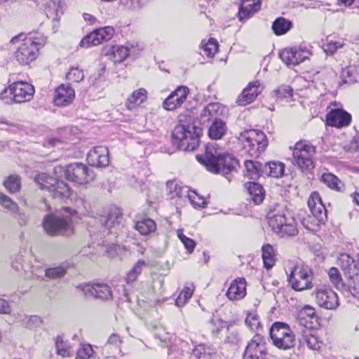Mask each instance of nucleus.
<instances>
[{
	"label": "nucleus",
	"instance_id": "obj_45",
	"mask_svg": "<svg viewBox=\"0 0 359 359\" xmlns=\"http://www.w3.org/2000/svg\"><path fill=\"white\" fill-rule=\"evenodd\" d=\"M193 355L196 359H212V355L210 348H205L203 345L200 344L195 347L192 351Z\"/></svg>",
	"mask_w": 359,
	"mask_h": 359
},
{
	"label": "nucleus",
	"instance_id": "obj_20",
	"mask_svg": "<svg viewBox=\"0 0 359 359\" xmlns=\"http://www.w3.org/2000/svg\"><path fill=\"white\" fill-rule=\"evenodd\" d=\"M314 311L310 306L305 307V311H302L294 323V329L297 334L313 330L311 320L316 318Z\"/></svg>",
	"mask_w": 359,
	"mask_h": 359
},
{
	"label": "nucleus",
	"instance_id": "obj_17",
	"mask_svg": "<svg viewBox=\"0 0 359 359\" xmlns=\"http://www.w3.org/2000/svg\"><path fill=\"white\" fill-rule=\"evenodd\" d=\"M311 55L309 50L301 48H285L279 53L280 59L288 66L297 65L309 59Z\"/></svg>",
	"mask_w": 359,
	"mask_h": 359
},
{
	"label": "nucleus",
	"instance_id": "obj_8",
	"mask_svg": "<svg viewBox=\"0 0 359 359\" xmlns=\"http://www.w3.org/2000/svg\"><path fill=\"white\" fill-rule=\"evenodd\" d=\"M292 288L296 291L310 290L313 287V275L311 269L304 264L294 266L287 276Z\"/></svg>",
	"mask_w": 359,
	"mask_h": 359
},
{
	"label": "nucleus",
	"instance_id": "obj_36",
	"mask_svg": "<svg viewBox=\"0 0 359 359\" xmlns=\"http://www.w3.org/2000/svg\"><path fill=\"white\" fill-rule=\"evenodd\" d=\"M156 225L154 220L149 218H143L135 224V229L142 234L147 235L156 230Z\"/></svg>",
	"mask_w": 359,
	"mask_h": 359
},
{
	"label": "nucleus",
	"instance_id": "obj_40",
	"mask_svg": "<svg viewBox=\"0 0 359 359\" xmlns=\"http://www.w3.org/2000/svg\"><path fill=\"white\" fill-rule=\"evenodd\" d=\"M145 265L146 263L144 260L139 259L133 269L126 274V281L127 283L134 282L137 278V276L141 273L142 268Z\"/></svg>",
	"mask_w": 359,
	"mask_h": 359
},
{
	"label": "nucleus",
	"instance_id": "obj_23",
	"mask_svg": "<svg viewBox=\"0 0 359 359\" xmlns=\"http://www.w3.org/2000/svg\"><path fill=\"white\" fill-rule=\"evenodd\" d=\"M262 89L258 81L250 82L238 96L236 103L239 106H245L252 103L262 93Z\"/></svg>",
	"mask_w": 359,
	"mask_h": 359
},
{
	"label": "nucleus",
	"instance_id": "obj_59",
	"mask_svg": "<svg viewBox=\"0 0 359 359\" xmlns=\"http://www.w3.org/2000/svg\"><path fill=\"white\" fill-rule=\"evenodd\" d=\"M11 311V308L9 303L6 300L0 298V313L8 314Z\"/></svg>",
	"mask_w": 359,
	"mask_h": 359
},
{
	"label": "nucleus",
	"instance_id": "obj_56",
	"mask_svg": "<svg viewBox=\"0 0 359 359\" xmlns=\"http://www.w3.org/2000/svg\"><path fill=\"white\" fill-rule=\"evenodd\" d=\"M342 47H343L342 43L330 41H328L327 43V44L325 46V52L327 54L332 55L339 48H341Z\"/></svg>",
	"mask_w": 359,
	"mask_h": 359
},
{
	"label": "nucleus",
	"instance_id": "obj_22",
	"mask_svg": "<svg viewBox=\"0 0 359 359\" xmlns=\"http://www.w3.org/2000/svg\"><path fill=\"white\" fill-rule=\"evenodd\" d=\"M87 161L93 167L105 168L109 163V151L106 147H95L89 151Z\"/></svg>",
	"mask_w": 359,
	"mask_h": 359
},
{
	"label": "nucleus",
	"instance_id": "obj_9",
	"mask_svg": "<svg viewBox=\"0 0 359 359\" xmlns=\"http://www.w3.org/2000/svg\"><path fill=\"white\" fill-rule=\"evenodd\" d=\"M35 182L41 189L48 191L55 199L62 200L70 196L71 190L66 183L46 173H40L36 175Z\"/></svg>",
	"mask_w": 359,
	"mask_h": 359
},
{
	"label": "nucleus",
	"instance_id": "obj_44",
	"mask_svg": "<svg viewBox=\"0 0 359 359\" xmlns=\"http://www.w3.org/2000/svg\"><path fill=\"white\" fill-rule=\"evenodd\" d=\"M218 46L219 45L217 41L212 38H210L205 44L203 42H202V48L204 51V53L210 57H213L214 55L217 52Z\"/></svg>",
	"mask_w": 359,
	"mask_h": 359
},
{
	"label": "nucleus",
	"instance_id": "obj_41",
	"mask_svg": "<svg viewBox=\"0 0 359 359\" xmlns=\"http://www.w3.org/2000/svg\"><path fill=\"white\" fill-rule=\"evenodd\" d=\"M322 181L328 187L336 191H340L341 183L339 180L331 173H324L322 175Z\"/></svg>",
	"mask_w": 359,
	"mask_h": 359
},
{
	"label": "nucleus",
	"instance_id": "obj_58",
	"mask_svg": "<svg viewBox=\"0 0 359 359\" xmlns=\"http://www.w3.org/2000/svg\"><path fill=\"white\" fill-rule=\"evenodd\" d=\"M13 212L15 214L14 216L15 219L18 221V224L21 226L27 225L28 217L25 213L18 212V210Z\"/></svg>",
	"mask_w": 359,
	"mask_h": 359
},
{
	"label": "nucleus",
	"instance_id": "obj_37",
	"mask_svg": "<svg viewBox=\"0 0 359 359\" xmlns=\"http://www.w3.org/2000/svg\"><path fill=\"white\" fill-rule=\"evenodd\" d=\"M314 330L310 332H304V333L299 334V341L302 344L306 345L309 348L312 350H318L320 348L317 337L313 334Z\"/></svg>",
	"mask_w": 359,
	"mask_h": 359
},
{
	"label": "nucleus",
	"instance_id": "obj_63",
	"mask_svg": "<svg viewBox=\"0 0 359 359\" xmlns=\"http://www.w3.org/2000/svg\"><path fill=\"white\" fill-rule=\"evenodd\" d=\"M340 5H344L345 6H351L354 0H338Z\"/></svg>",
	"mask_w": 359,
	"mask_h": 359
},
{
	"label": "nucleus",
	"instance_id": "obj_47",
	"mask_svg": "<svg viewBox=\"0 0 359 359\" xmlns=\"http://www.w3.org/2000/svg\"><path fill=\"white\" fill-rule=\"evenodd\" d=\"M101 43L109 41L114 34V29L112 27H105L95 29Z\"/></svg>",
	"mask_w": 359,
	"mask_h": 359
},
{
	"label": "nucleus",
	"instance_id": "obj_18",
	"mask_svg": "<svg viewBox=\"0 0 359 359\" xmlns=\"http://www.w3.org/2000/svg\"><path fill=\"white\" fill-rule=\"evenodd\" d=\"M189 89L185 86H178L163 101V107L167 111H174L180 107L187 98Z\"/></svg>",
	"mask_w": 359,
	"mask_h": 359
},
{
	"label": "nucleus",
	"instance_id": "obj_55",
	"mask_svg": "<svg viewBox=\"0 0 359 359\" xmlns=\"http://www.w3.org/2000/svg\"><path fill=\"white\" fill-rule=\"evenodd\" d=\"M245 324L250 330H256L259 327L260 322L257 316L249 314L245 318Z\"/></svg>",
	"mask_w": 359,
	"mask_h": 359
},
{
	"label": "nucleus",
	"instance_id": "obj_32",
	"mask_svg": "<svg viewBox=\"0 0 359 359\" xmlns=\"http://www.w3.org/2000/svg\"><path fill=\"white\" fill-rule=\"evenodd\" d=\"M285 165L279 161L269 162L264 166V172L274 178L283 177Z\"/></svg>",
	"mask_w": 359,
	"mask_h": 359
},
{
	"label": "nucleus",
	"instance_id": "obj_62",
	"mask_svg": "<svg viewBox=\"0 0 359 359\" xmlns=\"http://www.w3.org/2000/svg\"><path fill=\"white\" fill-rule=\"evenodd\" d=\"M142 6L141 0H131V7L133 9H139Z\"/></svg>",
	"mask_w": 359,
	"mask_h": 359
},
{
	"label": "nucleus",
	"instance_id": "obj_33",
	"mask_svg": "<svg viewBox=\"0 0 359 359\" xmlns=\"http://www.w3.org/2000/svg\"><path fill=\"white\" fill-rule=\"evenodd\" d=\"M226 130L225 122L222 120H215L209 128L208 135L212 140H219L225 135Z\"/></svg>",
	"mask_w": 359,
	"mask_h": 359
},
{
	"label": "nucleus",
	"instance_id": "obj_39",
	"mask_svg": "<svg viewBox=\"0 0 359 359\" xmlns=\"http://www.w3.org/2000/svg\"><path fill=\"white\" fill-rule=\"evenodd\" d=\"M4 185L10 193H15L21 187V179L16 175H10L4 180Z\"/></svg>",
	"mask_w": 359,
	"mask_h": 359
},
{
	"label": "nucleus",
	"instance_id": "obj_50",
	"mask_svg": "<svg viewBox=\"0 0 359 359\" xmlns=\"http://www.w3.org/2000/svg\"><path fill=\"white\" fill-rule=\"evenodd\" d=\"M177 235L178 238L183 243L184 248L187 250V251L189 253L192 252L195 248V242L192 239L184 235L183 231L181 229L177 230Z\"/></svg>",
	"mask_w": 359,
	"mask_h": 359
},
{
	"label": "nucleus",
	"instance_id": "obj_29",
	"mask_svg": "<svg viewBox=\"0 0 359 359\" xmlns=\"http://www.w3.org/2000/svg\"><path fill=\"white\" fill-rule=\"evenodd\" d=\"M132 53V48L124 46H114L109 48L105 55L115 63L121 62Z\"/></svg>",
	"mask_w": 359,
	"mask_h": 359
},
{
	"label": "nucleus",
	"instance_id": "obj_16",
	"mask_svg": "<svg viewBox=\"0 0 359 359\" xmlns=\"http://www.w3.org/2000/svg\"><path fill=\"white\" fill-rule=\"evenodd\" d=\"M266 353L267 348L264 337L255 334L245 348L243 359H264Z\"/></svg>",
	"mask_w": 359,
	"mask_h": 359
},
{
	"label": "nucleus",
	"instance_id": "obj_4",
	"mask_svg": "<svg viewBox=\"0 0 359 359\" xmlns=\"http://www.w3.org/2000/svg\"><path fill=\"white\" fill-rule=\"evenodd\" d=\"M201 129L193 125L179 124L172 131V142L183 151H194L199 144Z\"/></svg>",
	"mask_w": 359,
	"mask_h": 359
},
{
	"label": "nucleus",
	"instance_id": "obj_57",
	"mask_svg": "<svg viewBox=\"0 0 359 359\" xmlns=\"http://www.w3.org/2000/svg\"><path fill=\"white\" fill-rule=\"evenodd\" d=\"M121 343V341L120 337L116 334H111L107 344H105V347L110 348V346H111L117 349Z\"/></svg>",
	"mask_w": 359,
	"mask_h": 359
},
{
	"label": "nucleus",
	"instance_id": "obj_26",
	"mask_svg": "<svg viewBox=\"0 0 359 359\" xmlns=\"http://www.w3.org/2000/svg\"><path fill=\"white\" fill-rule=\"evenodd\" d=\"M226 111L224 106L219 102H211L207 104L201 114V121L208 123L212 119L219 120L218 117L224 115Z\"/></svg>",
	"mask_w": 359,
	"mask_h": 359
},
{
	"label": "nucleus",
	"instance_id": "obj_64",
	"mask_svg": "<svg viewBox=\"0 0 359 359\" xmlns=\"http://www.w3.org/2000/svg\"><path fill=\"white\" fill-rule=\"evenodd\" d=\"M353 201L359 206V193H355L354 194Z\"/></svg>",
	"mask_w": 359,
	"mask_h": 359
},
{
	"label": "nucleus",
	"instance_id": "obj_34",
	"mask_svg": "<svg viewBox=\"0 0 359 359\" xmlns=\"http://www.w3.org/2000/svg\"><path fill=\"white\" fill-rule=\"evenodd\" d=\"M194 290V285L192 283H186L175 300V305L178 307L184 306L192 297Z\"/></svg>",
	"mask_w": 359,
	"mask_h": 359
},
{
	"label": "nucleus",
	"instance_id": "obj_1",
	"mask_svg": "<svg viewBox=\"0 0 359 359\" xmlns=\"http://www.w3.org/2000/svg\"><path fill=\"white\" fill-rule=\"evenodd\" d=\"M271 230L280 237H293L298 234V229L292 217L283 205H276L266 215Z\"/></svg>",
	"mask_w": 359,
	"mask_h": 359
},
{
	"label": "nucleus",
	"instance_id": "obj_19",
	"mask_svg": "<svg viewBox=\"0 0 359 359\" xmlns=\"http://www.w3.org/2000/svg\"><path fill=\"white\" fill-rule=\"evenodd\" d=\"M122 219L121 210L116 207H111L107 215L100 217V221L101 224L109 230V233H116V230L121 226Z\"/></svg>",
	"mask_w": 359,
	"mask_h": 359
},
{
	"label": "nucleus",
	"instance_id": "obj_2",
	"mask_svg": "<svg viewBox=\"0 0 359 359\" xmlns=\"http://www.w3.org/2000/svg\"><path fill=\"white\" fill-rule=\"evenodd\" d=\"M10 42L21 43L15 52V57L20 65H25L36 58L39 49L46 43V39L39 36L26 37L22 33L13 37Z\"/></svg>",
	"mask_w": 359,
	"mask_h": 359
},
{
	"label": "nucleus",
	"instance_id": "obj_11",
	"mask_svg": "<svg viewBox=\"0 0 359 359\" xmlns=\"http://www.w3.org/2000/svg\"><path fill=\"white\" fill-rule=\"evenodd\" d=\"M307 203L312 216H309V219H304L302 224L306 229H311L313 226H319L327 219V210L317 192H313L310 195Z\"/></svg>",
	"mask_w": 359,
	"mask_h": 359
},
{
	"label": "nucleus",
	"instance_id": "obj_13",
	"mask_svg": "<svg viewBox=\"0 0 359 359\" xmlns=\"http://www.w3.org/2000/svg\"><path fill=\"white\" fill-rule=\"evenodd\" d=\"M65 178L79 184H86L94 179L93 173L88 168L79 163H72L67 165L64 170Z\"/></svg>",
	"mask_w": 359,
	"mask_h": 359
},
{
	"label": "nucleus",
	"instance_id": "obj_27",
	"mask_svg": "<svg viewBox=\"0 0 359 359\" xmlns=\"http://www.w3.org/2000/svg\"><path fill=\"white\" fill-rule=\"evenodd\" d=\"M75 96L74 89L69 85H61L55 90L54 103L59 107L69 104Z\"/></svg>",
	"mask_w": 359,
	"mask_h": 359
},
{
	"label": "nucleus",
	"instance_id": "obj_46",
	"mask_svg": "<svg viewBox=\"0 0 359 359\" xmlns=\"http://www.w3.org/2000/svg\"><path fill=\"white\" fill-rule=\"evenodd\" d=\"M245 167L246 168L248 175L250 178H256L259 175L261 165L252 160L245 161Z\"/></svg>",
	"mask_w": 359,
	"mask_h": 359
},
{
	"label": "nucleus",
	"instance_id": "obj_10",
	"mask_svg": "<svg viewBox=\"0 0 359 359\" xmlns=\"http://www.w3.org/2000/svg\"><path fill=\"white\" fill-rule=\"evenodd\" d=\"M270 337L276 347L288 350L295 346V336L288 325L276 322L270 329Z\"/></svg>",
	"mask_w": 359,
	"mask_h": 359
},
{
	"label": "nucleus",
	"instance_id": "obj_14",
	"mask_svg": "<svg viewBox=\"0 0 359 359\" xmlns=\"http://www.w3.org/2000/svg\"><path fill=\"white\" fill-rule=\"evenodd\" d=\"M316 303L326 309H335L339 306L337 294L330 287L322 286L315 289L312 293Z\"/></svg>",
	"mask_w": 359,
	"mask_h": 359
},
{
	"label": "nucleus",
	"instance_id": "obj_61",
	"mask_svg": "<svg viewBox=\"0 0 359 359\" xmlns=\"http://www.w3.org/2000/svg\"><path fill=\"white\" fill-rule=\"evenodd\" d=\"M83 16L84 20L91 25L94 24V22L96 20V19L95 18L94 16H93L92 15L88 14V13H84Z\"/></svg>",
	"mask_w": 359,
	"mask_h": 359
},
{
	"label": "nucleus",
	"instance_id": "obj_42",
	"mask_svg": "<svg viewBox=\"0 0 359 359\" xmlns=\"http://www.w3.org/2000/svg\"><path fill=\"white\" fill-rule=\"evenodd\" d=\"M55 350L57 355L62 357H69L71 355V346L67 342H65L60 337H57L55 340Z\"/></svg>",
	"mask_w": 359,
	"mask_h": 359
},
{
	"label": "nucleus",
	"instance_id": "obj_35",
	"mask_svg": "<svg viewBox=\"0 0 359 359\" xmlns=\"http://www.w3.org/2000/svg\"><path fill=\"white\" fill-rule=\"evenodd\" d=\"M262 259L266 269H271L276 263L273 247L269 244L262 246Z\"/></svg>",
	"mask_w": 359,
	"mask_h": 359
},
{
	"label": "nucleus",
	"instance_id": "obj_49",
	"mask_svg": "<svg viewBox=\"0 0 359 359\" xmlns=\"http://www.w3.org/2000/svg\"><path fill=\"white\" fill-rule=\"evenodd\" d=\"M66 273V269L62 266L48 268L45 271L46 276L52 279L63 277Z\"/></svg>",
	"mask_w": 359,
	"mask_h": 359
},
{
	"label": "nucleus",
	"instance_id": "obj_7",
	"mask_svg": "<svg viewBox=\"0 0 359 359\" xmlns=\"http://www.w3.org/2000/svg\"><path fill=\"white\" fill-rule=\"evenodd\" d=\"M316 147L306 141H299L294 145L292 156L293 163L302 171H311L314 165Z\"/></svg>",
	"mask_w": 359,
	"mask_h": 359
},
{
	"label": "nucleus",
	"instance_id": "obj_48",
	"mask_svg": "<svg viewBox=\"0 0 359 359\" xmlns=\"http://www.w3.org/2000/svg\"><path fill=\"white\" fill-rule=\"evenodd\" d=\"M328 275L330 281L337 289H342L344 287V284L342 282V279L337 268H331L328 271Z\"/></svg>",
	"mask_w": 359,
	"mask_h": 359
},
{
	"label": "nucleus",
	"instance_id": "obj_52",
	"mask_svg": "<svg viewBox=\"0 0 359 359\" xmlns=\"http://www.w3.org/2000/svg\"><path fill=\"white\" fill-rule=\"evenodd\" d=\"M93 349L89 344L82 345L77 351L76 359H90L93 357Z\"/></svg>",
	"mask_w": 359,
	"mask_h": 359
},
{
	"label": "nucleus",
	"instance_id": "obj_54",
	"mask_svg": "<svg viewBox=\"0 0 359 359\" xmlns=\"http://www.w3.org/2000/svg\"><path fill=\"white\" fill-rule=\"evenodd\" d=\"M0 203L6 209L11 212L18 210V207L9 197L4 194H0Z\"/></svg>",
	"mask_w": 359,
	"mask_h": 359
},
{
	"label": "nucleus",
	"instance_id": "obj_21",
	"mask_svg": "<svg viewBox=\"0 0 359 359\" xmlns=\"http://www.w3.org/2000/svg\"><path fill=\"white\" fill-rule=\"evenodd\" d=\"M337 264L348 278L352 279L359 276V256L354 259L348 254H341L338 257Z\"/></svg>",
	"mask_w": 359,
	"mask_h": 359
},
{
	"label": "nucleus",
	"instance_id": "obj_53",
	"mask_svg": "<svg viewBox=\"0 0 359 359\" xmlns=\"http://www.w3.org/2000/svg\"><path fill=\"white\" fill-rule=\"evenodd\" d=\"M276 98H290L292 96V89L289 86H281L273 91Z\"/></svg>",
	"mask_w": 359,
	"mask_h": 359
},
{
	"label": "nucleus",
	"instance_id": "obj_31",
	"mask_svg": "<svg viewBox=\"0 0 359 359\" xmlns=\"http://www.w3.org/2000/svg\"><path fill=\"white\" fill-rule=\"evenodd\" d=\"M147 98V90L140 88L135 90L126 102V108L132 111L142 104Z\"/></svg>",
	"mask_w": 359,
	"mask_h": 359
},
{
	"label": "nucleus",
	"instance_id": "obj_12",
	"mask_svg": "<svg viewBox=\"0 0 359 359\" xmlns=\"http://www.w3.org/2000/svg\"><path fill=\"white\" fill-rule=\"evenodd\" d=\"M43 228L50 236L61 234L69 236L74 234L72 219L69 216L57 217L48 215L43 219Z\"/></svg>",
	"mask_w": 359,
	"mask_h": 359
},
{
	"label": "nucleus",
	"instance_id": "obj_30",
	"mask_svg": "<svg viewBox=\"0 0 359 359\" xmlns=\"http://www.w3.org/2000/svg\"><path fill=\"white\" fill-rule=\"evenodd\" d=\"M245 187L250 196L248 200L252 201L255 205L261 204L264 198L265 192L262 186L256 182H248Z\"/></svg>",
	"mask_w": 359,
	"mask_h": 359
},
{
	"label": "nucleus",
	"instance_id": "obj_6",
	"mask_svg": "<svg viewBox=\"0 0 359 359\" xmlns=\"http://www.w3.org/2000/svg\"><path fill=\"white\" fill-rule=\"evenodd\" d=\"M240 141L244 152L252 157H258L268 145L265 134L255 130L241 134Z\"/></svg>",
	"mask_w": 359,
	"mask_h": 359
},
{
	"label": "nucleus",
	"instance_id": "obj_5",
	"mask_svg": "<svg viewBox=\"0 0 359 359\" xmlns=\"http://www.w3.org/2000/svg\"><path fill=\"white\" fill-rule=\"evenodd\" d=\"M34 86L25 81L13 82L0 93V100L6 104H22L29 102L34 94Z\"/></svg>",
	"mask_w": 359,
	"mask_h": 359
},
{
	"label": "nucleus",
	"instance_id": "obj_60",
	"mask_svg": "<svg viewBox=\"0 0 359 359\" xmlns=\"http://www.w3.org/2000/svg\"><path fill=\"white\" fill-rule=\"evenodd\" d=\"M351 149L358 151H359V135L354 137L350 144Z\"/></svg>",
	"mask_w": 359,
	"mask_h": 359
},
{
	"label": "nucleus",
	"instance_id": "obj_38",
	"mask_svg": "<svg viewBox=\"0 0 359 359\" xmlns=\"http://www.w3.org/2000/svg\"><path fill=\"white\" fill-rule=\"evenodd\" d=\"M290 21L283 18H277L272 25V29L276 35L280 36L287 33L291 28Z\"/></svg>",
	"mask_w": 359,
	"mask_h": 359
},
{
	"label": "nucleus",
	"instance_id": "obj_43",
	"mask_svg": "<svg viewBox=\"0 0 359 359\" xmlns=\"http://www.w3.org/2000/svg\"><path fill=\"white\" fill-rule=\"evenodd\" d=\"M101 44L100 40L95 30L86 36L80 42V46L83 48H89Z\"/></svg>",
	"mask_w": 359,
	"mask_h": 359
},
{
	"label": "nucleus",
	"instance_id": "obj_51",
	"mask_svg": "<svg viewBox=\"0 0 359 359\" xmlns=\"http://www.w3.org/2000/svg\"><path fill=\"white\" fill-rule=\"evenodd\" d=\"M67 79L72 82H79L84 78L83 72L77 67H71L66 74Z\"/></svg>",
	"mask_w": 359,
	"mask_h": 359
},
{
	"label": "nucleus",
	"instance_id": "obj_15",
	"mask_svg": "<svg viewBox=\"0 0 359 359\" xmlns=\"http://www.w3.org/2000/svg\"><path fill=\"white\" fill-rule=\"evenodd\" d=\"M76 288L82 292L86 297H95L102 300L112 299V292L110 287L105 283H81Z\"/></svg>",
	"mask_w": 359,
	"mask_h": 359
},
{
	"label": "nucleus",
	"instance_id": "obj_24",
	"mask_svg": "<svg viewBox=\"0 0 359 359\" xmlns=\"http://www.w3.org/2000/svg\"><path fill=\"white\" fill-rule=\"evenodd\" d=\"M246 295V281L243 278L233 280L226 291V296L230 301H239Z\"/></svg>",
	"mask_w": 359,
	"mask_h": 359
},
{
	"label": "nucleus",
	"instance_id": "obj_25",
	"mask_svg": "<svg viewBox=\"0 0 359 359\" xmlns=\"http://www.w3.org/2000/svg\"><path fill=\"white\" fill-rule=\"evenodd\" d=\"M351 116L342 109H333L327 115V124L330 126L342 128L349 125Z\"/></svg>",
	"mask_w": 359,
	"mask_h": 359
},
{
	"label": "nucleus",
	"instance_id": "obj_3",
	"mask_svg": "<svg viewBox=\"0 0 359 359\" xmlns=\"http://www.w3.org/2000/svg\"><path fill=\"white\" fill-rule=\"evenodd\" d=\"M198 161L212 173L228 175L236 170L238 161L229 154H220L207 150L205 156H197Z\"/></svg>",
	"mask_w": 359,
	"mask_h": 359
},
{
	"label": "nucleus",
	"instance_id": "obj_28",
	"mask_svg": "<svg viewBox=\"0 0 359 359\" xmlns=\"http://www.w3.org/2000/svg\"><path fill=\"white\" fill-rule=\"evenodd\" d=\"M262 0H241L238 16L244 20L253 16L261 9Z\"/></svg>",
	"mask_w": 359,
	"mask_h": 359
}]
</instances>
